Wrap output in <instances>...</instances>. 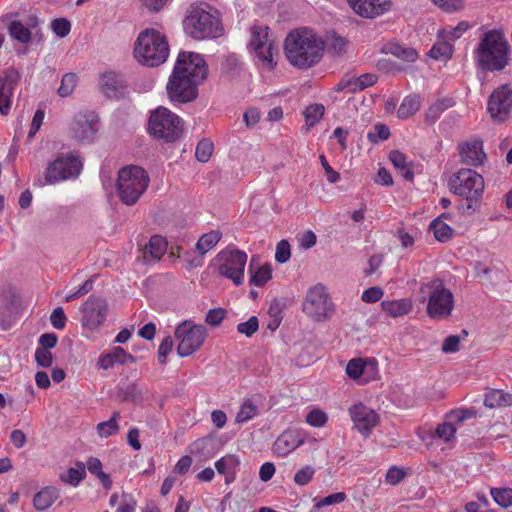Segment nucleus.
<instances>
[{"label": "nucleus", "instance_id": "obj_55", "mask_svg": "<svg viewBox=\"0 0 512 512\" xmlns=\"http://www.w3.org/2000/svg\"><path fill=\"white\" fill-rule=\"evenodd\" d=\"M347 496L344 492H336L333 494H330L319 501H317L314 505V509L318 510L322 507L329 506V505H335L342 503L346 500Z\"/></svg>", "mask_w": 512, "mask_h": 512}, {"label": "nucleus", "instance_id": "obj_46", "mask_svg": "<svg viewBox=\"0 0 512 512\" xmlns=\"http://www.w3.org/2000/svg\"><path fill=\"white\" fill-rule=\"evenodd\" d=\"M77 84V76L74 73H67L62 77L58 94L60 97H67L71 95Z\"/></svg>", "mask_w": 512, "mask_h": 512}, {"label": "nucleus", "instance_id": "obj_50", "mask_svg": "<svg viewBox=\"0 0 512 512\" xmlns=\"http://www.w3.org/2000/svg\"><path fill=\"white\" fill-rule=\"evenodd\" d=\"M212 152V142L207 139H203L196 146L195 157L198 161L205 163L210 159Z\"/></svg>", "mask_w": 512, "mask_h": 512}, {"label": "nucleus", "instance_id": "obj_3", "mask_svg": "<svg viewBox=\"0 0 512 512\" xmlns=\"http://www.w3.org/2000/svg\"><path fill=\"white\" fill-rule=\"evenodd\" d=\"M449 191L466 200V204L460 206L463 214H473L479 207L484 193V179L476 171L462 168L454 173L448 180Z\"/></svg>", "mask_w": 512, "mask_h": 512}, {"label": "nucleus", "instance_id": "obj_42", "mask_svg": "<svg viewBox=\"0 0 512 512\" xmlns=\"http://www.w3.org/2000/svg\"><path fill=\"white\" fill-rule=\"evenodd\" d=\"M453 45L448 41H439L433 45L429 55L436 60H447L452 57Z\"/></svg>", "mask_w": 512, "mask_h": 512}, {"label": "nucleus", "instance_id": "obj_30", "mask_svg": "<svg viewBox=\"0 0 512 512\" xmlns=\"http://www.w3.org/2000/svg\"><path fill=\"white\" fill-rule=\"evenodd\" d=\"M58 497L59 491L55 487H45L34 496V507L37 510H46L52 506Z\"/></svg>", "mask_w": 512, "mask_h": 512}, {"label": "nucleus", "instance_id": "obj_39", "mask_svg": "<svg viewBox=\"0 0 512 512\" xmlns=\"http://www.w3.org/2000/svg\"><path fill=\"white\" fill-rule=\"evenodd\" d=\"M420 108V98L416 95L405 97L399 106L397 115L400 119H406L415 114Z\"/></svg>", "mask_w": 512, "mask_h": 512}, {"label": "nucleus", "instance_id": "obj_12", "mask_svg": "<svg viewBox=\"0 0 512 512\" xmlns=\"http://www.w3.org/2000/svg\"><path fill=\"white\" fill-rule=\"evenodd\" d=\"M178 341L177 354L187 357L200 349L206 338V329L202 325H195L191 321H183L175 330Z\"/></svg>", "mask_w": 512, "mask_h": 512}, {"label": "nucleus", "instance_id": "obj_2", "mask_svg": "<svg viewBox=\"0 0 512 512\" xmlns=\"http://www.w3.org/2000/svg\"><path fill=\"white\" fill-rule=\"evenodd\" d=\"M213 10L206 3H194L187 9L183 20L185 33L195 40L215 39L223 34V27Z\"/></svg>", "mask_w": 512, "mask_h": 512}, {"label": "nucleus", "instance_id": "obj_57", "mask_svg": "<svg viewBox=\"0 0 512 512\" xmlns=\"http://www.w3.org/2000/svg\"><path fill=\"white\" fill-rule=\"evenodd\" d=\"M291 256L290 244L286 240H281L276 246L275 260L278 263H286Z\"/></svg>", "mask_w": 512, "mask_h": 512}, {"label": "nucleus", "instance_id": "obj_36", "mask_svg": "<svg viewBox=\"0 0 512 512\" xmlns=\"http://www.w3.org/2000/svg\"><path fill=\"white\" fill-rule=\"evenodd\" d=\"M13 306L11 300L0 295V328L2 330H8L11 328L13 323Z\"/></svg>", "mask_w": 512, "mask_h": 512}, {"label": "nucleus", "instance_id": "obj_60", "mask_svg": "<svg viewBox=\"0 0 512 512\" xmlns=\"http://www.w3.org/2000/svg\"><path fill=\"white\" fill-rule=\"evenodd\" d=\"M502 390H490L485 394L484 404L489 408L502 407Z\"/></svg>", "mask_w": 512, "mask_h": 512}, {"label": "nucleus", "instance_id": "obj_9", "mask_svg": "<svg viewBox=\"0 0 512 512\" xmlns=\"http://www.w3.org/2000/svg\"><path fill=\"white\" fill-rule=\"evenodd\" d=\"M303 313L315 322H325L335 313V304L322 284L310 287L302 303Z\"/></svg>", "mask_w": 512, "mask_h": 512}, {"label": "nucleus", "instance_id": "obj_22", "mask_svg": "<svg viewBox=\"0 0 512 512\" xmlns=\"http://www.w3.org/2000/svg\"><path fill=\"white\" fill-rule=\"evenodd\" d=\"M351 9L360 17L373 19L390 9L391 0H347Z\"/></svg>", "mask_w": 512, "mask_h": 512}, {"label": "nucleus", "instance_id": "obj_32", "mask_svg": "<svg viewBox=\"0 0 512 512\" xmlns=\"http://www.w3.org/2000/svg\"><path fill=\"white\" fill-rule=\"evenodd\" d=\"M145 391V385L137 382H131L120 388V396L123 401L139 403L144 399Z\"/></svg>", "mask_w": 512, "mask_h": 512}, {"label": "nucleus", "instance_id": "obj_63", "mask_svg": "<svg viewBox=\"0 0 512 512\" xmlns=\"http://www.w3.org/2000/svg\"><path fill=\"white\" fill-rule=\"evenodd\" d=\"M35 360L41 367H50L53 362V355L50 350L38 347L35 351Z\"/></svg>", "mask_w": 512, "mask_h": 512}, {"label": "nucleus", "instance_id": "obj_56", "mask_svg": "<svg viewBox=\"0 0 512 512\" xmlns=\"http://www.w3.org/2000/svg\"><path fill=\"white\" fill-rule=\"evenodd\" d=\"M456 433V428L454 425L450 422H444L440 425H438L435 435L436 437L444 440L445 442L450 441Z\"/></svg>", "mask_w": 512, "mask_h": 512}, {"label": "nucleus", "instance_id": "obj_13", "mask_svg": "<svg viewBox=\"0 0 512 512\" xmlns=\"http://www.w3.org/2000/svg\"><path fill=\"white\" fill-rule=\"evenodd\" d=\"M201 82L192 79L187 74L173 71L166 85L169 99L174 103H187L196 99L198 95V85Z\"/></svg>", "mask_w": 512, "mask_h": 512}, {"label": "nucleus", "instance_id": "obj_58", "mask_svg": "<svg viewBox=\"0 0 512 512\" xmlns=\"http://www.w3.org/2000/svg\"><path fill=\"white\" fill-rule=\"evenodd\" d=\"M67 317L62 307H56L51 315L50 322L55 329L62 330L66 326Z\"/></svg>", "mask_w": 512, "mask_h": 512}, {"label": "nucleus", "instance_id": "obj_25", "mask_svg": "<svg viewBox=\"0 0 512 512\" xmlns=\"http://www.w3.org/2000/svg\"><path fill=\"white\" fill-rule=\"evenodd\" d=\"M304 443V437L297 430L284 431L274 442V452L286 456Z\"/></svg>", "mask_w": 512, "mask_h": 512}, {"label": "nucleus", "instance_id": "obj_44", "mask_svg": "<svg viewBox=\"0 0 512 512\" xmlns=\"http://www.w3.org/2000/svg\"><path fill=\"white\" fill-rule=\"evenodd\" d=\"M85 476V467L83 464H78L77 468H70L65 473L60 475V479L72 486H77Z\"/></svg>", "mask_w": 512, "mask_h": 512}, {"label": "nucleus", "instance_id": "obj_17", "mask_svg": "<svg viewBox=\"0 0 512 512\" xmlns=\"http://www.w3.org/2000/svg\"><path fill=\"white\" fill-rule=\"evenodd\" d=\"M174 69L199 82H202L208 73V67L203 56L189 51L178 54Z\"/></svg>", "mask_w": 512, "mask_h": 512}, {"label": "nucleus", "instance_id": "obj_7", "mask_svg": "<svg viewBox=\"0 0 512 512\" xmlns=\"http://www.w3.org/2000/svg\"><path fill=\"white\" fill-rule=\"evenodd\" d=\"M149 175L140 166L129 165L118 172L117 192L126 205H134L149 185Z\"/></svg>", "mask_w": 512, "mask_h": 512}, {"label": "nucleus", "instance_id": "obj_5", "mask_svg": "<svg viewBox=\"0 0 512 512\" xmlns=\"http://www.w3.org/2000/svg\"><path fill=\"white\" fill-rule=\"evenodd\" d=\"M169 56L166 36L156 29H146L139 33L134 45V57L142 65L158 67Z\"/></svg>", "mask_w": 512, "mask_h": 512}, {"label": "nucleus", "instance_id": "obj_40", "mask_svg": "<svg viewBox=\"0 0 512 512\" xmlns=\"http://www.w3.org/2000/svg\"><path fill=\"white\" fill-rule=\"evenodd\" d=\"M429 228L433 232L434 237L440 242L449 241L454 234V230L445 221L440 219H434Z\"/></svg>", "mask_w": 512, "mask_h": 512}, {"label": "nucleus", "instance_id": "obj_21", "mask_svg": "<svg viewBox=\"0 0 512 512\" xmlns=\"http://www.w3.org/2000/svg\"><path fill=\"white\" fill-rule=\"evenodd\" d=\"M19 79L20 73L14 68H9L0 75V113L2 115H7L11 109V98Z\"/></svg>", "mask_w": 512, "mask_h": 512}, {"label": "nucleus", "instance_id": "obj_54", "mask_svg": "<svg viewBox=\"0 0 512 512\" xmlns=\"http://www.w3.org/2000/svg\"><path fill=\"white\" fill-rule=\"evenodd\" d=\"M259 328V321L256 316H251L246 322L237 325V331L246 337H251Z\"/></svg>", "mask_w": 512, "mask_h": 512}, {"label": "nucleus", "instance_id": "obj_37", "mask_svg": "<svg viewBox=\"0 0 512 512\" xmlns=\"http://www.w3.org/2000/svg\"><path fill=\"white\" fill-rule=\"evenodd\" d=\"M253 262L254 258H252L249 266V272L251 273L250 284L258 287L263 286L268 280L271 279L272 269L270 265L264 264L263 266L259 267L256 271H253Z\"/></svg>", "mask_w": 512, "mask_h": 512}, {"label": "nucleus", "instance_id": "obj_28", "mask_svg": "<svg viewBox=\"0 0 512 512\" xmlns=\"http://www.w3.org/2000/svg\"><path fill=\"white\" fill-rule=\"evenodd\" d=\"M167 250V241L160 235H154L143 248L145 262H155L161 259Z\"/></svg>", "mask_w": 512, "mask_h": 512}, {"label": "nucleus", "instance_id": "obj_31", "mask_svg": "<svg viewBox=\"0 0 512 512\" xmlns=\"http://www.w3.org/2000/svg\"><path fill=\"white\" fill-rule=\"evenodd\" d=\"M382 51L406 62H414L418 58V53L414 48L405 47L398 43H388L383 47Z\"/></svg>", "mask_w": 512, "mask_h": 512}, {"label": "nucleus", "instance_id": "obj_61", "mask_svg": "<svg viewBox=\"0 0 512 512\" xmlns=\"http://www.w3.org/2000/svg\"><path fill=\"white\" fill-rule=\"evenodd\" d=\"M474 416V412L469 409H457L452 410L447 414V419L450 423H460L466 419H470Z\"/></svg>", "mask_w": 512, "mask_h": 512}, {"label": "nucleus", "instance_id": "obj_38", "mask_svg": "<svg viewBox=\"0 0 512 512\" xmlns=\"http://www.w3.org/2000/svg\"><path fill=\"white\" fill-rule=\"evenodd\" d=\"M120 418V413L118 411H114L111 418L108 421L100 422L96 426L97 433L102 438H107L112 435H115L119 431L118 419Z\"/></svg>", "mask_w": 512, "mask_h": 512}, {"label": "nucleus", "instance_id": "obj_64", "mask_svg": "<svg viewBox=\"0 0 512 512\" xmlns=\"http://www.w3.org/2000/svg\"><path fill=\"white\" fill-rule=\"evenodd\" d=\"M51 26L54 33L59 37H65L71 29L70 22L64 18L55 19Z\"/></svg>", "mask_w": 512, "mask_h": 512}, {"label": "nucleus", "instance_id": "obj_62", "mask_svg": "<svg viewBox=\"0 0 512 512\" xmlns=\"http://www.w3.org/2000/svg\"><path fill=\"white\" fill-rule=\"evenodd\" d=\"M383 290L378 286L370 287L366 289L361 296V299L365 303H375L383 297Z\"/></svg>", "mask_w": 512, "mask_h": 512}, {"label": "nucleus", "instance_id": "obj_8", "mask_svg": "<svg viewBox=\"0 0 512 512\" xmlns=\"http://www.w3.org/2000/svg\"><path fill=\"white\" fill-rule=\"evenodd\" d=\"M148 132L155 138L174 142L183 132V122L179 116L165 107H158L150 115Z\"/></svg>", "mask_w": 512, "mask_h": 512}, {"label": "nucleus", "instance_id": "obj_41", "mask_svg": "<svg viewBox=\"0 0 512 512\" xmlns=\"http://www.w3.org/2000/svg\"><path fill=\"white\" fill-rule=\"evenodd\" d=\"M87 469L91 474L96 475L105 489H110L112 481L110 476L102 471V463L98 458H90L87 461Z\"/></svg>", "mask_w": 512, "mask_h": 512}, {"label": "nucleus", "instance_id": "obj_51", "mask_svg": "<svg viewBox=\"0 0 512 512\" xmlns=\"http://www.w3.org/2000/svg\"><path fill=\"white\" fill-rule=\"evenodd\" d=\"M390 136V130L385 124L378 123L373 131L368 132L367 138L372 143L387 140Z\"/></svg>", "mask_w": 512, "mask_h": 512}, {"label": "nucleus", "instance_id": "obj_14", "mask_svg": "<svg viewBox=\"0 0 512 512\" xmlns=\"http://www.w3.org/2000/svg\"><path fill=\"white\" fill-rule=\"evenodd\" d=\"M108 310L105 298L91 295L80 307L82 327L89 331L98 330L105 323Z\"/></svg>", "mask_w": 512, "mask_h": 512}, {"label": "nucleus", "instance_id": "obj_6", "mask_svg": "<svg viewBox=\"0 0 512 512\" xmlns=\"http://www.w3.org/2000/svg\"><path fill=\"white\" fill-rule=\"evenodd\" d=\"M419 295L421 302L428 301L427 314L430 318L441 320L451 315L454 297L441 279L432 278L421 281Z\"/></svg>", "mask_w": 512, "mask_h": 512}, {"label": "nucleus", "instance_id": "obj_27", "mask_svg": "<svg viewBox=\"0 0 512 512\" xmlns=\"http://www.w3.org/2000/svg\"><path fill=\"white\" fill-rule=\"evenodd\" d=\"M127 361L134 362L135 358L122 347H115L110 353L102 354L99 357L97 366L100 369L107 370L115 364H125Z\"/></svg>", "mask_w": 512, "mask_h": 512}, {"label": "nucleus", "instance_id": "obj_29", "mask_svg": "<svg viewBox=\"0 0 512 512\" xmlns=\"http://www.w3.org/2000/svg\"><path fill=\"white\" fill-rule=\"evenodd\" d=\"M240 460L235 455H226L215 462V468L219 474L225 475L226 483L235 479V470L239 466Z\"/></svg>", "mask_w": 512, "mask_h": 512}, {"label": "nucleus", "instance_id": "obj_43", "mask_svg": "<svg viewBox=\"0 0 512 512\" xmlns=\"http://www.w3.org/2000/svg\"><path fill=\"white\" fill-rule=\"evenodd\" d=\"M9 34L12 38L21 43H28L31 39L30 30L25 27L20 21H12L9 25Z\"/></svg>", "mask_w": 512, "mask_h": 512}, {"label": "nucleus", "instance_id": "obj_35", "mask_svg": "<svg viewBox=\"0 0 512 512\" xmlns=\"http://www.w3.org/2000/svg\"><path fill=\"white\" fill-rule=\"evenodd\" d=\"M222 238L219 230H212L203 234L196 243V251L204 256L209 250L214 248Z\"/></svg>", "mask_w": 512, "mask_h": 512}, {"label": "nucleus", "instance_id": "obj_23", "mask_svg": "<svg viewBox=\"0 0 512 512\" xmlns=\"http://www.w3.org/2000/svg\"><path fill=\"white\" fill-rule=\"evenodd\" d=\"M459 154L461 162L468 166H479L486 158L480 139H471L459 144Z\"/></svg>", "mask_w": 512, "mask_h": 512}, {"label": "nucleus", "instance_id": "obj_10", "mask_svg": "<svg viewBox=\"0 0 512 512\" xmlns=\"http://www.w3.org/2000/svg\"><path fill=\"white\" fill-rule=\"evenodd\" d=\"M82 169V163L72 154H61L48 163L44 181L41 178L35 180L34 185L42 187L46 184L53 185L61 181L76 178Z\"/></svg>", "mask_w": 512, "mask_h": 512}, {"label": "nucleus", "instance_id": "obj_11", "mask_svg": "<svg viewBox=\"0 0 512 512\" xmlns=\"http://www.w3.org/2000/svg\"><path fill=\"white\" fill-rule=\"evenodd\" d=\"M217 270L220 276L231 280L236 286L244 282V270L247 254L238 249H224L216 256Z\"/></svg>", "mask_w": 512, "mask_h": 512}, {"label": "nucleus", "instance_id": "obj_16", "mask_svg": "<svg viewBox=\"0 0 512 512\" xmlns=\"http://www.w3.org/2000/svg\"><path fill=\"white\" fill-rule=\"evenodd\" d=\"M487 110L495 122H503L512 114V89L508 85L496 88L490 95Z\"/></svg>", "mask_w": 512, "mask_h": 512}, {"label": "nucleus", "instance_id": "obj_49", "mask_svg": "<svg viewBox=\"0 0 512 512\" xmlns=\"http://www.w3.org/2000/svg\"><path fill=\"white\" fill-rule=\"evenodd\" d=\"M325 108L322 104H313L305 110V120L309 126L315 125L324 115Z\"/></svg>", "mask_w": 512, "mask_h": 512}, {"label": "nucleus", "instance_id": "obj_33", "mask_svg": "<svg viewBox=\"0 0 512 512\" xmlns=\"http://www.w3.org/2000/svg\"><path fill=\"white\" fill-rule=\"evenodd\" d=\"M389 159L403 178L408 181L413 180L414 173L411 170L410 163L407 161V157L402 152L397 150L391 151L389 154Z\"/></svg>", "mask_w": 512, "mask_h": 512}, {"label": "nucleus", "instance_id": "obj_48", "mask_svg": "<svg viewBox=\"0 0 512 512\" xmlns=\"http://www.w3.org/2000/svg\"><path fill=\"white\" fill-rule=\"evenodd\" d=\"M353 78V87H352V93H355L357 91H362L365 88H368L372 85H374L377 81V76L372 73H366L362 74L359 77H352Z\"/></svg>", "mask_w": 512, "mask_h": 512}, {"label": "nucleus", "instance_id": "obj_47", "mask_svg": "<svg viewBox=\"0 0 512 512\" xmlns=\"http://www.w3.org/2000/svg\"><path fill=\"white\" fill-rule=\"evenodd\" d=\"M257 414V407L251 400H246L241 405L239 412L236 415V422L245 423L255 417Z\"/></svg>", "mask_w": 512, "mask_h": 512}, {"label": "nucleus", "instance_id": "obj_52", "mask_svg": "<svg viewBox=\"0 0 512 512\" xmlns=\"http://www.w3.org/2000/svg\"><path fill=\"white\" fill-rule=\"evenodd\" d=\"M314 474L315 469L310 465H306L295 473L294 482L298 486H305L313 479Z\"/></svg>", "mask_w": 512, "mask_h": 512}, {"label": "nucleus", "instance_id": "obj_19", "mask_svg": "<svg viewBox=\"0 0 512 512\" xmlns=\"http://www.w3.org/2000/svg\"><path fill=\"white\" fill-rule=\"evenodd\" d=\"M346 373L359 384H365L376 377L377 362L375 359H352L346 366Z\"/></svg>", "mask_w": 512, "mask_h": 512}, {"label": "nucleus", "instance_id": "obj_26", "mask_svg": "<svg viewBox=\"0 0 512 512\" xmlns=\"http://www.w3.org/2000/svg\"><path fill=\"white\" fill-rule=\"evenodd\" d=\"M384 313L392 318H398L409 314L413 309L411 298L384 300L381 302Z\"/></svg>", "mask_w": 512, "mask_h": 512}, {"label": "nucleus", "instance_id": "obj_1", "mask_svg": "<svg viewBox=\"0 0 512 512\" xmlns=\"http://www.w3.org/2000/svg\"><path fill=\"white\" fill-rule=\"evenodd\" d=\"M324 42L312 30L299 28L291 31L284 42V52L291 65L308 69L323 57Z\"/></svg>", "mask_w": 512, "mask_h": 512}, {"label": "nucleus", "instance_id": "obj_4", "mask_svg": "<svg viewBox=\"0 0 512 512\" xmlns=\"http://www.w3.org/2000/svg\"><path fill=\"white\" fill-rule=\"evenodd\" d=\"M509 44L502 32H485L474 51L479 66L489 71H500L508 64Z\"/></svg>", "mask_w": 512, "mask_h": 512}, {"label": "nucleus", "instance_id": "obj_18", "mask_svg": "<svg viewBox=\"0 0 512 512\" xmlns=\"http://www.w3.org/2000/svg\"><path fill=\"white\" fill-rule=\"evenodd\" d=\"M349 414L356 429L365 437L378 424L379 415L375 410L365 406L363 403H357L350 407Z\"/></svg>", "mask_w": 512, "mask_h": 512}, {"label": "nucleus", "instance_id": "obj_24", "mask_svg": "<svg viewBox=\"0 0 512 512\" xmlns=\"http://www.w3.org/2000/svg\"><path fill=\"white\" fill-rule=\"evenodd\" d=\"M100 90L109 98H118L122 96L126 89V82L122 75L108 71L100 77Z\"/></svg>", "mask_w": 512, "mask_h": 512}, {"label": "nucleus", "instance_id": "obj_45", "mask_svg": "<svg viewBox=\"0 0 512 512\" xmlns=\"http://www.w3.org/2000/svg\"><path fill=\"white\" fill-rule=\"evenodd\" d=\"M490 494L493 500L501 507H512V489L511 488H492Z\"/></svg>", "mask_w": 512, "mask_h": 512}, {"label": "nucleus", "instance_id": "obj_15", "mask_svg": "<svg viewBox=\"0 0 512 512\" xmlns=\"http://www.w3.org/2000/svg\"><path fill=\"white\" fill-rule=\"evenodd\" d=\"M268 30L267 26H254L251 30L249 45L261 63L267 68L273 69L276 65L274 57L277 54V49L273 42L269 40Z\"/></svg>", "mask_w": 512, "mask_h": 512}, {"label": "nucleus", "instance_id": "obj_53", "mask_svg": "<svg viewBox=\"0 0 512 512\" xmlns=\"http://www.w3.org/2000/svg\"><path fill=\"white\" fill-rule=\"evenodd\" d=\"M327 420V414L320 409H313L306 416V422L313 427H323Z\"/></svg>", "mask_w": 512, "mask_h": 512}, {"label": "nucleus", "instance_id": "obj_34", "mask_svg": "<svg viewBox=\"0 0 512 512\" xmlns=\"http://www.w3.org/2000/svg\"><path fill=\"white\" fill-rule=\"evenodd\" d=\"M453 104L454 102L449 98L440 99L431 104L425 113V123L428 125L434 124L440 118L441 114L452 107Z\"/></svg>", "mask_w": 512, "mask_h": 512}, {"label": "nucleus", "instance_id": "obj_59", "mask_svg": "<svg viewBox=\"0 0 512 512\" xmlns=\"http://www.w3.org/2000/svg\"><path fill=\"white\" fill-rule=\"evenodd\" d=\"M406 476V472L396 466H391L385 476V480L390 485H398Z\"/></svg>", "mask_w": 512, "mask_h": 512}, {"label": "nucleus", "instance_id": "obj_20", "mask_svg": "<svg viewBox=\"0 0 512 512\" xmlns=\"http://www.w3.org/2000/svg\"><path fill=\"white\" fill-rule=\"evenodd\" d=\"M97 123L98 119L92 113L76 115L71 124L73 137L80 142H91L97 132Z\"/></svg>", "mask_w": 512, "mask_h": 512}]
</instances>
